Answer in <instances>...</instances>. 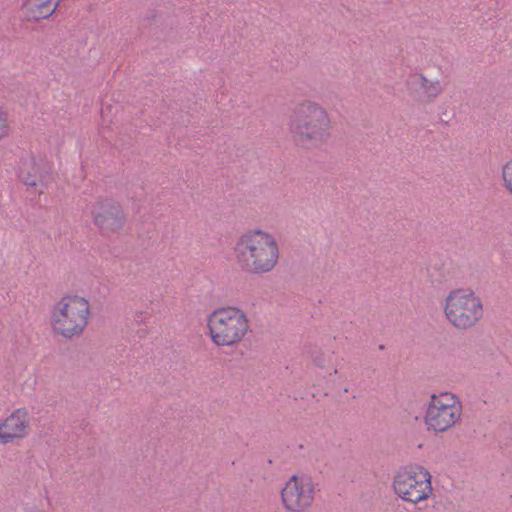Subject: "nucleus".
Instances as JSON below:
<instances>
[{
	"instance_id": "1",
	"label": "nucleus",
	"mask_w": 512,
	"mask_h": 512,
	"mask_svg": "<svg viewBox=\"0 0 512 512\" xmlns=\"http://www.w3.org/2000/svg\"><path fill=\"white\" fill-rule=\"evenodd\" d=\"M235 262L241 270L250 274L271 272L278 263L280 250L276 238L262 229H250L242 233L233 247Z\"/></svg>"
},
{
	"instance_id": "2",
	"label": "nucleus",
	"mask_w": 512,
	"mask_h": 512,
	"mask_svg": "<svg viewBox=\"0 0 512 512\" xmlns=\"http://www.w3.org/2000/svg\"><path fill=\"white\" fill-rule=\"evenodd\" d=\"M288 130L295 145L302 148L320 147L331 138L332 120L322 105L306 100L296 106Z\"/></svg>"
},
{
	"instance_id": "3",
	"label": "nucleus",
	"mask_w": 512,
	"mask_h": 512,
	"mask_svg": "<svg viewBox=\"0 0 512 512\" xmlns=\"http://www.w3.org/2000/svg\"><path fill=\"white\" fill-rule=\"evenodd\" d=\"M207 335L217 347H234L251 332L246 312L236 306L219 307L206 318Z\"/></svg>"
},
{
	"instance_id": "4",
	"label": "nucleus",
	"mask_w": 512,
	"mask_h": 512,
	"mask_svg": "<svg viewBox=\"0 0 512 512\" xmlns=\"http://www.w3.org/2000/svg\"><path fill=\"white\" fill-rule=\"evenodd\" d=\"M443 313L447 322L457 330L477 326L484 316V304L470 288H456L445 297Z\"/></svg>"
},
{
	"instance_id": "5",
	"label": "nucleus",
	"mask_w": 512,
	"mask_h": 512,
	"mask_svg": "<svg viewBox=\"0 0 512 512\" xmlns=\"http://www.w3.org/2000/svg\"><path fill=\"white\" fill-rule=\"evenodd\" d=\"M432 476L423 466L406 465L397 470L393 478L395 494L405 502L418 504L433 494Z\"/></svg>"
},
{
	"instance_id": "6",
	"label": "nucleus",
	"mask_w": 512,
	"mask_h": 512,
	"mask_svg": "<svg viewBox=\"0 0 512 512\" xmlns=\"http://www.w3.org/2000/svg\"><path fill=\"white\" fill-rule=\"evenodd\" d=\"M462 403L450 392L433 394L427 403L424 422L427 429L436 433L454 427L461 419Z\"/></svg>"
},
{
	"instance_id": "7",
	"label": "nucleus",
	"mask_w": 512,
	"mask_h": 512,
	"mask_svg": "<svg viewBox=\"0 0 512 512\" xmlns=\"http://www.w3.org/2000/svg\"><path fill=\"white\" fill-rule=\"evenodd\" d=\"M316 484L307 475H293L281 490V502L288 512H306L315 500Z\"/></svg>"
},
{
	"instance_id": "8",
	"label": "nucleus",
	"mask_w": 512,
	"mask_h": 512,
	"mask_svg": "<svg viewBox=\"0 0 512 512\" xmlns=\"http://www.w3.org/2000/svg\"><path fill=\"white\" fill-rule=\"evenodd\" d=\"M94 224L103 232H116L124 226L125 216L119 203L106 199L92 208Z\"/></svg>"
},
{
	"instance_id": "9",
	"label": "nucleus",
	"mask_w": 512,
	"mask_h": 512,
	"mask_svg": "<svg viewBox=\"0 0 512 512\" xmlns=\"http://www.w3.org/2000/svg\"><path fill=\"white\" fill-rule=\"evenodd\" d=\"M90 305L88 300L79 295L66 296V337L82 334L88 324Z\"/></svg>"
},
{
	"instance_id": "10",
	"label": "nucleus",
	"mask_w": 512,
	"mask_h": 512,
	"mask_svg": "<svg viewBox=\"0 0 512 512\" xmlns=\"http://www.w3.org/2000/svg\"><path fill=\"white\" fill-rule=\"evenodd\" d=\"M43 160L34 157H26L20 160L18 178L28 187H33L39 194L43 193L42 187L47 183L49 175Z\"/></svg>"
},
{
	"instance_id": "11",
	"label": "nucleus",
	"mask_w": 512,
	"mask_h": 512,
	"mask_svg": "<svg viewBox=\"0 0 512 512\" xmlns=\"http://www.w3.org/2000/svg\"><path fill=\"white\" fill-rule=\"evenodd\" d=\"M29 413L25 408L16 409L0 424V443L8 444L24 438L29 429Z\"/></svg>"
},
{
	"instance_id": "12",
	"label": "nucleus",
	"mask_w": 512,
	"mask_h": 512,
	"mask_svg": "<svg viewBox=\"0 0 512 512\" xmlns=\"http://www.w3.org/2000/svg\"><path fill=\"white\" fill-rule=\"evenodd\" d=\"M60 0H26L21 7L23 17L27 21H39L51 16Z\"/></svg>"
},
{
	"instance_id": "13",
	"label": "nucleus",
	"mask_w": 512,
	"mask_h": 512,
	"mask_svg": "<svg viewBox=\"0 0 512 512\" xmlns=\"http://www.w3.org/2000/svg\"><path fill=\"white\" fill-rule=\"evenodd\" d=\"M64 298L55 305L51 317V325L55 333L64 336Z\"/></svg>"
},
{
	"instance_id": "14",
	"label": "nucleus",
	"mask_w": 512,
	"mask_h": 512,
	"mask_svg": "<svg viewBox=\"0 0 512 512\" xmlns=\"http://www.w3.org/2000/svg\"><path fill=\"white\" fill-rule=\"evenodd\" d=\"M421 88L424 94L431 99L437 97L442 91L439 81H430L425 77H422Z\"/></svg>"
},
{
	"instance_id": "15",
	"label": "nucleus",
	"mask_w": 512,
	"mask_h": 512,
	"mask_svg": "<svg viewBox=\"0 0 512 512\" xmlns=\"http://www.w3.org/2000/svg\"><path fill=\"white\" fill-rule=\"evenodd\" d=\"M501 179L503 187L512 196V158L503 164L501 168Z\"/></svg>"
},
{
	"instance_id": "16",
	"label": "nucleus",
	"mask_w": 512,
	"mask_h": 512,
	"mask_svg": "<svg viewBox=\"0 0 512 512\" xmlns=\"http://www.w3.org/2000/svg\"><path fill=\"white\" fill-rule=\"evenodd\" d=\"M9 133L8 115L0 108V140Z\"/></svg>"
},
{
	"instance_id": "17",
	"label": "nucleus",
	"mask_w": 512,
	"mask_h": 512,
	"mask_svg": "<svg viewBox=\"0 0 512 512\" xmlns=\"http://www.w3.org/2000/svg\"><path fill=\"white\" fill-rule=\"evenodd\" d=\"M314 363L319 366V367H324V364L322 363V361L318 360L317 358L314 359Z\"/></svg>"
}]
</instances>
